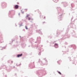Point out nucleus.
I'll return each mask as SVG.
<instances>
[{
	"mask_svg": "<svg viewBox=\"0 0 77 77\" xmlns=\"http://www.w3.org/2000/svg\"><path fill=\"white\" fill-rule=\"evenodd\" d=\"M14 8H15V9H18V5H16L15 6Z\"/></svg>",
	"mask_w": 77,
	"mask_h": 77,
	"instance_id": "1",
	"label": "nucleus"
},
{
	"mask_svg": "<svg viewBox=\"0 0 77 77\" xmlns=\"http://www.w3.org/2000/svg\"><path fill=\"white\" fill-rule=\"evenodd\" d=\"M55 46L56 48H57V47H58V45L57 44H55Z\"/></svg>",
	"mask_w": 77,
	"mask_h": 77,
	"instance_id": "2",
	"label": "nucleus"
},
{
	"mask_svg": "<svg viewBox=\"0 0 77 77\" xmlns=\"http://www.w3.org/2000/svg\"><path fill=\"white\" fill-rule=\"evenodd\" d=\"M22 56V54H18L17 55V57H21Z\"/></svg>",
	"mask_w": 77,
	"mask_h": 77,
	"instance_id": "3",
	"label": "nucleus"
},
{
	"mask_svg": "<svg viewBox=\"0 0 77 77\" xmlns=\"http://www.w3.org/2000/svg\"><path fill=\"white\" fill-rule=\"evenodd\" d=\"M28 19L29 20H33V19H31V18H30V17H28Z\"/></svg>",
	"mask_w": 77,
	"mask_h": 77,
	"instance_id": "4",
	"label": "nucleus"
},
{
	"mask_svg": "<svg viewBox=\"0 0 77 77\" xmlns=\"http://www.w3.org/2000/svg\"><path fill=\"white\" fill-rule=\"evenodd\" d=\"M54 0L55 2V3H57V2H58V0H55H55Z\"/></svg>",
	"mask_w": 77,
	"mask_h": 77,
	"instance_id": "5",
	"label": "nucleus"
},
{
	"mask_svg": "<svg viewBox=\"0 0 77 77\" xmlns=\"http://www.w3.org/2000/svg\"><path fill=\"white\" fill-rule=\"evenodd\" d=\"M42 18H43V19H44V18H45V17H44V16H42Z\"/></svg>",
	"mask_w": 77,
	"mask_h": 77,
	"instance_id": "6",
	"label": "nucleus"
},
{
	"mask_svg": "<svg viewBox=\"0 0 77 77\" xmlns=\"http://www.w3.org/2000/svg\"><path fill=\"white\" fill-rule=\"evenodd\" d=\"M25 28L26 29H28V28H27V27L26 26H25Z\"/></svg>",
	"mask_w": 77,
	"mask_h": 77,
	"instance_id": "7",
	"label": "nucleus"
},
{
	"mask_svg": "<svg viewBox=\"0 0 77 77\" xmlns=\"http://www.w3.org/2000/svg\"><path fill=\"white\" fill-rule=\"evenodd\" d=\"M58 72V73H59V74H60V75H61V73L60 72Z\"/></svg>",
	"mask_w": 77,
	"mask_h": 77,
	"instance_id": "8",
	"label": "nucleus"
},
{
	"mask_svg": "<svg viewBox=\"0 0 77 77\" xmlns=\"http://www.w3.org/2000/svg\"><path fill=\"white\" fill-rule=\"evenodd\" d=\"M25 11H26H26H27V9H25Z\"/></svg>",
	"mask_w": 77,
	"mask_h": 77,
	"instance_id": "9",
	"label": "nucleus"
},
{
	"mask_svg": "<svg viewBox=\"0 0 77 77\" xmlns=\"http://www.w3.org/2000/svg\"><path fill=\"white\" fill-rule=\"evenodd\" d=\"M29 15H27V16H26V17H29Z\"/></svg>",
	"mask_w": 77,
	"mask_h": 77,
	"instance_id": "10",
	"label": "nucleus"
}]
</instances>
